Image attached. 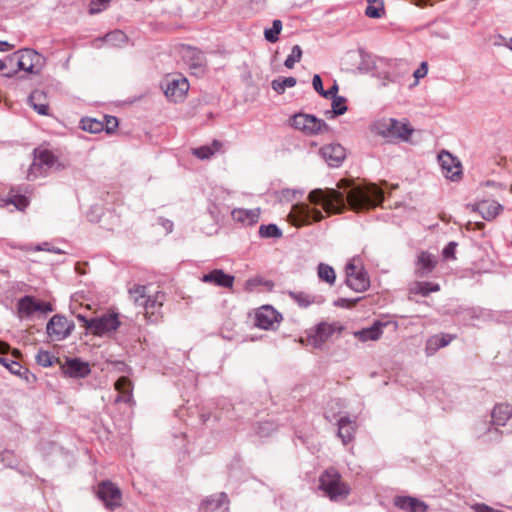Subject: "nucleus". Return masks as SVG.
<instances>
[{
    "label": "nucleus",
    "instance_id": "1",
    "mask_svg": "<svg viewBox=\"0 0 512 512\" xmlns=\"http://www.w3.org/2000/svg\"><path fill=\"white\" fill-rule=\"evenodd\" d=\"M337 187L343 191L326 188L314 189L308 199L313 204H320L329 214H339L347 206L356 212L364 211L380 205L383 200V191L375 184L355 185L346 179L338 182Z\"/></svg>",
    "mask_w": 512,
    "mask_h": 512
},
{
    "label": "nucleus",
    "instance_id": "2",
    "mask_svg": "<svg viewBox=\"0 0 512 512\" xmlns=\"http://www.w3.org/2000/svg\"><path fill=\"white\" fill-rule=\"evenodd\" d=\"M319 489L334 502L346 499L351 492L350 486L335 468H328L320 475Z\"/></svg>",
    "mask_w": 512,
    "mask_h": 512
},
{
    "label": "nucleus",
    "instance_id": "3",
    "mask_svg": "<svg viewBox=\"0 0 512 512\" xmlns=\"http://www.w3.org/2000/svg\"><path fill=\"white\" fill-rule=\"evenodd\" d=\"M373 128L376 134L392 142H408L414 132V129L407 123H402L394 118L379 120Z\"/></svg>",
    "mask_w": 512,
    "mask_h": 512
},
{
    "label": "nucleus",
    "instance_id": "4",
    "mask_svg": "<svg viewBox=\"0 0 512 512\" xmlns=\"http://www.w3.org/2000/svg\"><path fill=\"white\" fill-rule=\"evenodd\" d=\"M63 166L58 158L48 149H34V160L31 164L27 178L33 180L38 176L46 175L51 170H61Z\"/></svg>",
    "mask_w": 512,
    "mask_h": 512
},
{
    "label": "nucleus",
    "instance_id": "5",
    "mask_svg": "<svg viewBox=\"0 0 512 512\" xmlns=\"http://www.w3.org/2000/svg\"><path fill=\"white\" fill-rule=\"evenodd\" d=\"M7 60L10 63L15 60L19 70L26 71L30 74H39L45 65V58L30 48L18 50L7 57Z\"/></svg>",
    "mask_w": 512,
    "mask_h": 512
},
{
    "label": "nucleus",
    "instance_id": "6",
    "mask_svg": "<svg viewBox=\"0 0 512 512\" xmlns=\"http://www.w3.org/2000/svg\"><path fill=\"white\" fill-rule=\"evenodd\" d=\"M290 124L307 136H314L330 131L329 125L312 114L297 113L290 118Z\"/></svg>",
    "mask_w": 512,
    "mask_h": 512
},
{
    "label": "nucleus",
    "instance_id": "7",
    "mask_svg": "<svg viewBox=\"0 0 512 512\" xmlns=\"http://www.w3.org/2000/svg\"><path fill=\"white\" fill-rule=\"evenodd\" d=\"M288 218L296 227L310 225L323 219V214L318 209H312L307 204L297 203L293 205Z\"/></svg>",
    "mask_w": 512,
    "mask_h": 512
},
{
    "label": "nucleus",
    "instance_id": "8",
    "mask_svg": "<svg viewBox=\"0 0 512 512\" xmlns=\"http://www.w3.org/2000/svg\"><path fill=\"white\" fill-rule=\"evenodd\" d=\"M161 88L168 100L177 103L183 101L186 97L189 90V82L182 76H168L161 83Z\"/></svg>",
    "mask_w": 512,
    "mask_h": 512
},
{
    "label": "nucleus",
    "instance_id": "9",
    "mask_svg": "<svg viewBox=\"0 0 512 512\" xmlns=\"http://www.w3.org/2000/svg\"><path fill=\"white\" fill-rule=\"evenodd\" d=\"M53 311L50 303L38 301L35 297L26 295L17 302V314L20 318H29L35 312L47 314Z\"/></svg>",
    "mask_w": 512,
    "mask_h": 512
},
{
    "label": "nucleus",
    "instance_id": "10",
    "mask_svg": "<svg viewBox=\"0 0 512 512\" xmlns=\"http://www.w3.org/2000/svg\"><path fill=\"white\" fill-rule=\"evenodd\" d=\"M74 323L60 314L54 315L46 326L48 336L55 341L66 339L74 330Z\"/></svg>",
    "mask_w": 512,
    "mask_h": 512
},
{
    "label": "nucleus",
    "instance_id": "11",
    "mask_svg": "<svg viewBox=\"0 0 512 512\" xmlns=\"http://www.w3.org/2000/svg\"><path fill=\"white\" fill-rule=\"evenodd\" d=\"M98 498L103 502L106 508L114 510L121 506L122 493L121 490L111 481H102L98 484Z\"/></svg>",
    "mask_w": 512,
    "mask_h": 512
},
{
    "label": "nucleus",
    "instance_id": "12",
    "mask_svg": "<svg viewBox=\"0 0 512 512\" xmlns=\"http://www.w3.org/2000/svg\"><path fill=\"white\" fill-rule=\"evenodd\" d=\"M116 313L103 314L90 319V331L97 336H103L109 332L116 331L120 326Z\"/></svg>",
    "mask_w": 512,
    "mask_h": 512
},
{
    "label": "nucleus",
    "instance_id": "13",
    "mask_svg": "<svg viewBox=\"0 0 512 512\" xmlns=\"http://www.w3.org/2000/svg\"><path fill=\"white\" fill-rule=\"evenodd\" d=\"M335 331L336 327L334 324L321 322L316 326L314 333L307 336L305 340L306 345L315 349H320Z\"/></svg>",
    "mask_w": 512,
    "mask_h": 512
},
{
    "label": "nucleus",
    "instance_id": "14",
    "mask_svg": "<svg viewBox=\"0 0 512 512\" xmlns=\"http://www.w3.org/2000/svg\"><path fill=\"white\" fill-rule=\"evenodd\" d=\"M200 512H229V498L225 492L210 495L202 500Z\"/></svg>",
    "mask_w": 512,
    "mask_h": 512
},
{
    "label": "nucleus",
    "instance_id": "15",
    "mask_svg": "<svg viewBox=\"0 0 512 512\" xmlns=\"http://www.w3.org/2000/svg\"><path fill=\"white\" fill-rule=\"evenodd\" d=\"M282 316L271 306L261 307L255 315V324L261 329H274L279 324Z\"/></svg>",
    "mask_w": 512,
    "mask_h": 512
},
{
    "label": "nucleus",
    "instance_id": "16",
    "mask_svg": "<svg viewBox=\"0 0 512 512\" xmlns=\"http://www.w3.org/2000/svg\"><path fill=\"white\" fill-rule=\"evenodd\" d=\"M320 154L331 167H339L346 158L345 148L338 143L323 146Z\"/></svg>",
    "mask_w": 512,
    "mask_h": 512
},
{
    "label": "nucleus",
    "instance_id": "17",
    "mask_svg": "<svg viewBox=\"0 0 512 512\" xmlns=\"http://www.w3.org/2000/svg\"><path fill=\"white\" fill-rule=\"evenodd\" d=\"M439 163L445 176L451 180H456L461 174V163L449 152L443 151L438 156Z\"/></svg>",
    "mask_w": 512,
    "mask_h": 512
},
{
    "label": "nucleus",
    "instance_id": "18",
    "mask_svg": "<svg viewBox=\"0 0 512 512\" xmlns=\"http://www.w3.org/2000/svg\"><path fill=\"white\" fill-rule=\"evenodd\" d=\"M63 373L71 378H85L91 372L88 362L79 358L68 359L62 366Z\"/></svg>",
    "mask_w": 512,
    "mask_h": 512
},
{
    "label": "nucleus",
    "instance_id": "19",
    "mask_svg": "<svg viewBox=\"0 0 512 512\" xmlns=\"http://www.w3.org/2000/svg\"><path fill=\"white\" fill-rule=\"evenodd\" d=\"M415 275L418 278H424L428 276L435 269L437 265V260L434 255L427 251H422L419 253L417 257V261L415 263Z\"/></svg>",
    "mask_w": 512,
    "mask_h": 512
},
{
    "label": "nucleus",
    "instance_id": "20",
    "mask_svg": "<svg viewBox=\"0 0 512 512\" xmlns=\"http://www.w3.org/2000/svg\"><path fill=\"white\" fill-rule=\"evenodd\" d=\"M394 505L399 509L406 512H427L428 505L415 497L411 496H396L394 498Z\"/></svg>",
    "mask_w": 512,
    "mask_h": 512
},
{
    "label": "nucleus",
    "instance_id": "21",
    "mask_svg": "<svg viewBox=\"0 0 512 512\" xmlns=\"http://www.w3.org/2000/svg\"><path fill=\"white\" fill-rule=\"evenodd\" d=\"M234 279V276L225 273L222 269H214L204 274L201 281L223 288H232Z\"/></svg>",
    "mask_w": 512,
    "mask_h": 512
},
{
    "label": "nucleus",
    "instance_id": "22",
    "mask_svg": "<svg viewBox=\"0 0 512 512\" xmlns=\"http://www.w3.org/2000/svg\"><path fill=\"white\" fill-rule=\"evenodd\" d=\"M456 338L454 334L440 333L428 338L425 346L427 356L434 355L440 348L449 345Z\"/></svg>",
    "mask_w": 512,
    "mask_h": 512
},
{
    "label": "nucleus",
    "instance_id": "23",
    "mask_svg": "<svg viewBox=\"0 0 512 512\" xmlns=\"http://www.w3.org/2000/svg\"><path fill=\"white\" fill-rule=\"evenodd\" d=\"M232 219L246 226H252L259 221L260 209L236 208L231 212Z\"/></svg>",
    "mask_w": 512,
    "mask_h": 512
},
{
    "label": "nucleus",
    "instance_id": "24",
    "mask_svg": "<svg viewBox=\"0 0 512 512\" xmlns=\"http://www.w3.org/2000/svg\"><path fill=\"white\" fill-rule=\"evenodd\" d=\"M345 283L355 292H364L370 287L368 274L363 267L359 268V272L354 276L348 275Z\"/></svg>",
    "mask_w": 512,
    "mask_h": 512
},
{
    "label": "nucleus",
    "instance_id": "25",
    "mask_svg": "<svg viewBox=\"0 0 512 512\" xmlns=\"http://www.w3.org/2000/svg\"><path fill=\"white\" fill-rule=\"evenodd\" d=\"M492 423L496 426H505L512 418V405L508 403H498L491 411Z\"/></svg>",
    "mask_w": 512,
    "mask_h": 512
},
{
    "label": "nucleus",
    "instance_id": "26",
    "mask_svg": "<svg viewBox=\"0 0 512 512\" xmlns=\"http://www.w3.org/2000/svg\"><path fill=\"white\" fill-rule=\"evenodd\" d=\"M356 432V423L349 417H341L338 420V437L342 440L344 445H347L354 439Z\"/></svg>",
    "mask_w": 512,
    "mask_h": 512
},
{
    "label": "nucleus",
    "instance_id": "27",
    "mask_svg": "<svg viewBox=\"0 0 512 512\" xmlns=\"http://www.w3.org/2000/svg\"><path fill=\"white\" fill-rule=\"evenodd\" d=\"M476 210L485 220L491 221L500 214V212L503 210V206L494 200H484L476 205Z\"/></svg>",
    "mask_w": 512,
    "mask_h": 512
},
{
    "label": "nucleus",
    "instance_id": "28",
    "mask_svg": "<svg viewBox=\"0 0 512 512\" xmlns=\"http://www.w3.org/2000/svg\"><path fill=\"white\" fill-rule=\"evenodd\" d=\"M114 386L115 390L118 391L115 402L130 403L132 400L131 381L127 377L122 376L115 382Z\"/></svg>",
    "mask_w": 512,
    "mask_h": 512
},
{
    "label": "nucleus",
    "instance_id": "29",
    "mask_svg": "<svg viewBox=\"0 0 512 512\" xmlns=\"http://www.w3.org/2000/svg\"><path fill=\"white\" fill-rule=\"evenodd\" d=\"M0 363L5 366L12 374L20 377H25L29 381V376L35 379V376L29 372L27 368H24L19 362L9 360L8 358L0 356Z\"/></svg>",
    "mask_w": 512,
    "mask_h": 512
},
{
    "label": "nucleus",
    "instance_id": "30",
    "mask_svg": "<svg viewBox=\"0 0 512 512\" xmlns=\"http://www.w3.org/2000/svg\"><path fill=\"white\" fill-rule=\"evenodd\" d=\"M46 95L43 91L35 90L29 96V102L33 109L40 115H48L49 106L46 102H43Z\"/></svg>",
    "mask_w": 512,
    "mask_h": 512
},
{
    "label": "nucleus",
    "instance_id": "31",
    "mask_svg": "<svg viewBox=\"0 0 512 512\" xmlns=\"http://www.w3.org/2000/svg\"><path fill=\"white\" fill-rule=\"evenodd\" d=\"M221 147L222 143L218 140H214L211 146L205 145L193 148L192 154L201 160H206L213 156L215 152L219 151Z\"/></svg>",
    "mask_w": 512,
    "mask_h": 512
},
{
    "label": "nucleus",
    "instance_id": "32",
    "mask_svg": "<svg viewBox=\"0 0 512 512\" xmlns=\"http://www.w3.org/2000/svg\"><path fill=\"white\" fill-rule=\"evenodd\" d=\"M288 294L302 308H307L309 305H311L313 303L320 304L323 302V299L321 297H319L317 299V297L311 296L304 292L290 291Z\"/></svg>",
    "mask_w": 512,
    "mask_h": 512
},
{
    "label": "nucleus",
    "instance_id": "33",
    "mask_svg": "<svg viewBox=\"0 0 512 512\" xmlns=\"http://www.w3.org/2000/svg\"><path fill=\"white\" fill-rule=\"evenodd\" d=\"M382 327L383 325L381 323H375L371 327L357 332L356 336H358L361 341L378 340L382 335Z\"/></svg>",
    "mask_w": 512,
    "mask_h": 512
},
{
    "label": "nucleus",
    "instance_id": "34",
    "mask_svg": "<svg viewBox=\"0 0 512 512\" xmlns=\"http://www.w3.org/2000/svg\"><path fill=\"white\" fill-rule=\"evenodd\" d=\"M347 99L343 96L332 98V110L325 112L327 118H335L345 114L348 110Z\"/></svg>",
    "mask_w": 512,
    "mask_h": 512
},
{
    "label": "nucleus",
    "instance_id": "35",
    "mask_svg": "<svg viewBox=\"0 0 512 512\" xmlns=\"http://www.w3.org/2000/svg\"><path fill=\"white\" fill-rule=\"evenodd\" d=\"M439 290V284L432 282H415L410 288L411 293L419 294L423 297L428 296L431 292H437Z\"/></svg>",
    "mask_w": 512,
    "mask_h": 512
},
{
    "label": "nucleus",
    "instance_id": "36",
    "mask_svg": "<svg viewBox=\"0 0 512 512\" xmlns=\"http://www.w3.org/2000/svg\"><path fill=\"white\" fill-rule=\"evenodd\" d=\"M129 297L136 306L142 307L147 299L146 286L135 284L129 288Z\"/></svg>",
    "mask_w": 512,
    "mask_h": 512
},
{
    "label": "nucleus",
    "instance_id": "37",
    "mask_svg": "<svg viewBox=\"0 0 512 512\" xmlns=\"http://www.w3.org/2000/svg\"><path fill=\"white\" fill-rule=\"evenodd\" d=\"M297 83L295 77H279L277 79L272 80L271 87L277 94H283L287 87H294Z\"/></svg>",
    "mask_w": 512,
    "mask_h": 512
},
{
    "label": "nucleus",
    "instance_id": "38",
    "mask_svg": "<svg viewBox=\"0 0 512 512\" xmlns=\"http://www.w3.org/2000/svg\"><path fill=\"white\" fill-rule=\"evenodd\" d=\"M104 41L114 47H122L128 42L127 35L121 30H114L105 35Z\"/></svg>",
    "mask_w": 512,
    "mask_h": 512
},
{
    "label": "nucleus",
    "instance_id": "39",
    "mask_svg": "<svg viewBox=\"0 0 512 512\" xmlns=\"http://www.w3.org/2000/svg\"><path fill=\"white\" fill-rule=\"evenodd\" d=\"M282 27H283L282 21L279 19H275L272 22V27L266 28L264 30V37H265L266 41H268L270 43H276L279 40V35L282 31Z\"/></svg>",
    "mask_w": 512,
    "mask_h": 512
},
{
    "label": "nucleus",
    "instance_id": "40",
    "mask_svg": "<svg viewBox=\"0 0 512 512\" xmlns=\"http://www.w3.org/2000/svg\"><path fill=\"white\" fill-rule=\"evenodd\" d=\"M318 277L330 285H333L336 281V273L333 267L325 263L318 265Z\"/></svg>",
    "mask_w": 512,
    "mask_h": 512
},
{
    "label": "nucleus",
    "instance_id": "41",
    "mask_svg": "<svg viewBox=\"0 0 512 512\" xmlns=\"http://www.w3.org/2000/svg\"><path fill=\"white\" fill-rule=\"evenodd\" d=\"M368 5L365 9V15L369 18H380L384 14V5L382 1L367 0Z\"/></svg>",
    "mask_w": 512,
    "mask_h": 512
},
{
    "label": "nucleus",
    "instance_id": "42",
    "mask_svg": "<svg viewBox=\"0 0 512 512\" xmlns=\"http://www.w3.org/2000/svg\"><path fill=\"white\" fill-rule=\"evenodd\" d=\"M81 128L84 131L95 134L104 130V123L94 118H83L81 120Z\"/></svg>",
    "mask_w": 512,
    "mask_h": 512
},
{
    "label": "nucleus",
    "instance_id": "43",
    "mask_svg": "<svg viewBox=\"0 0 512 512\" xmlns=\"http://www.w3.org/2000/svg\"><path fill=\"white\" fill-rule=\"evenodd\" d=\"M7 202L14 205L18 210H24L29 204L28 198L16 193L14 189H11L8 193Z\"/></svg>",
    "mask_w": 512,
    "mask_h": 512
},
{
    "label": "nucleus",
    "instance_id": "44",
    "mask_svg": "<svg viewBox=\"0 0 512 512\" xmlns=\"http://www.w3.org/2000/svg\"><path fill=\"white\" fill-rule=\"evenodd\" d=\"M259 235L261 238H281L283 233L276 224H263L259 227Z\"/></svg>",
    "mask_w": 512,
    "mask_h": 512
},
{
    "label": "nucleus",
    "instance_id": "45",
    "mask_svg": "<svg viewBox=\"0 0 512 512\" xmlns=\"http://www.w3.org/2000/svg\"><path fill=\"white\" fill-rule=\"evenodd\" d=\"M302 58V49L299 45H294L291 50V54L286 58L284 65L288 69L294 68L297 62H300Z\"/></svg>",
    "mask_w": 512,
    "mask_h": 512
},
{
    "label": "nucleus",
    "instance_id": "46",
    "mask_svg": "<svg viewBox=\"0 0 512 512\" xmlns=\"http://www.w3.org/2000/svg\"><path fill=\"white\" fill-rule=\"evenodd\" d=\"M53 358L48 351L40 350L36 355V362L43 367H50L53 364Z\"/></svg>",
    "mask_w": 512,
    "mask_h": 512
},
{
    "label": "nucleus",
    "instance_id": "47",
    "mask_svg": "<svg viewBox=\"0 0 512 512\" xmlns=\"http://www.w3.org/2000/svg\"><path fill=\"white\" fill-rule=\"evenodd\" d=\"M191 60H192V67H194V68H202L206 65V60H205L204 54L197 49L192 50Z\"/></svg>",
    "mask_w": 512,
    "mask_h": 512
},
{
    "label": "nucleus",
    "instance_id": "48",
    "mask_svg": "<svg viewBox=\"0 0 512 512\" xmlns=\"http://www.w3.org/2000/svg\"><path fill=\"white\" fill-rule=\"evenodd\" d=\"M104 130L111 134L113 133L116 128L118 127V119L114 116L105 115L104 116Z\"/></svg>",
    "mask_w": 512,
    "mask_h": 512
},
{
    "label": "nucleus",
    "instance_id": "49",
    "mask_svg": "<svg viewBox=\"0 0 512 512\" xmlns=\"http://www.w3.org/2000/svg\"><path fill=\"white\" fill-rule=\"evenodd\" d=\"M161 306H162V304L160 302H158L157 299H151L150 297H147L146 301L142 305L146 314H151V315H154V313H155L154 310L156 308L159 309Z\"/></svg>",
    "mask_w": 512,
    "mask_h": 512
},
{
    "label": "nucleus",
    "instance_id": "50",
    "mask_svg": "<svg viewBox=\"0 0 512 512\" xmlns=\"http://www.w3.org/2000/svg\"><path fill=\"white\" fill-rule=\"evenodd\" d=\"M457 246H458V244L456 242H454V241L449 242L444 247V249L442 251L443 258L444 259H451V260L456 259L455 251H456Z\"/></svg>",
    "mask_w": 512,
    "mask_h": 512
},
{
    "label": "nucleus",
    "instance_id": "51",
    "mask_svg": "<svg viewBox=\"0 0 512 512\" xmlns=\"http://www.w3.org/2000/svg\"><path fill=\"white\" fill-rule=\"evenodd\" d=\"M338 91H339V86L336 82H334V84L328 90H324V93H322V97L326 98V99H332L335 97H339L337 95Z\"/></svg>",
    "mask_w": 512,
    "mask_h": 512
},
{
    "label": "nucleus",
    "instance_id": "52",
    "mask_svg": "<svg viewBox=\"0 0 512 512\" xmlns=\"http://www.w3.org/2000/svg\"><path fill=\"white\" fill-rule=\"evenodd\" d=\"M312 85H313V88L314 90L322 96V93H324V88H323V82H322V79L320 77V75L318 74H315L313 76V79H312Z\"/></svg>",
    "mask_w": 512,
    "mask_h": 512
},
{
    "label": "nucleus",
    "instance_id": "53",
    "mask_svg": "<svg viewBox=\"0 0 512 512\" xmlns=\"http://www.w3.org/2000/svg\"><path fill=\"white\" fill-rule=\"evenodd\" d=\"M358 300H359V298L355 299V300H351V299H347V298H339L334 302V305L337 307L350 308V307H353Z\"/></svg>",
    "mask_w": 512,
    "mask_h": 512
},
{
    "label": "nucleus",
    "instance_id": "54",
    "mask_svg": "<svg viewBox=\"0 0 512 512\" xmlns=\"http://www.w3.org/2000/svg\"><path fill=\"white\" fill-rule=\"evenodd\" d=\"M428 72V66H427V63L426 62H422L419 66V68H417L414 73H413V76L418 80L420 78H423L426 76Z\"/></svg>",
    "mask_w": 512,
    "mask_h": 512
},
{
    "label": "nucleus",
    "instance_id": "55",
    "mask_svg": "<svg viewBox=\"0 0 512 512\" xmlns=\"http://www.w3.org/2000/svg\"><path fill=\"white\" fill-rule=\"evenodd\" d=\"M158 224L161 225L167 233L172 232L173 230V222L171 220L165 219L163 217L158 218Z\"/></svg>",
    "mask_w": 512,
    "mask_h": 512
},
{
    "label": "nucleus",
    "instance_id": "56",
    "mask_svg": "<svg viewBox=\"0 0 512 512\" xmlns=\"http://www.w3.org/2000/svg\"><path fill=\"white\" fill-rule=\"evenodd\" d=\"M345 272H346V278H347L348 275H350V274H351V276H354L355 274H357V272H359V269L354 264V262L350 261L349 263H347V265L345 267Z\"/></svg>",
    "mask_w": 512,
    "mask_h": 512
},
{
    "label": "nucleus",
    "instance_id": "57",
    "mask_svg": "<svg viewBox=\"0 0 512 512\" xmlns=\"http://www.w3.org/2000/svg\"><path fill=\"white\" fill-rule=\"evenodd\" d=\"M76 318L83 323L84 327L90 331V319H87L85 316H83L82 314H78L76 316Z\"/></svg>",
    "mask_w": 512,
    "mask_h": 512
},
{
    "label": "nucleus",
    "instance_id": "58",
    "mask_svg": "<svg viewBox=\"0 0 512 512\" xmlns=\"http://www.w3.org/2000/svg\"><path fill=\"white\" fill-rule=\"evenodd\" d=\"M14 46L7 41H0V52L10 51Z\"/></svg>",
    "mask_w": 512,
    "mask_h": 512
},
{
    "label": "nucleus",
    "instance_id": "59",
    "mask_svg": "<svg viewBox=\"0 0 512 512\" xmlns=\"http://www.w3.org/2000/svg\"><path fill=\"white\" fill-rule=\"evenodd\" d=\"M35 250L36 251H49L50 252L51 248L49 247V243L44 242V243H42L40 245H37L35 247Z\"/></svg>",
    "mask_w": 512,
    "mask_h": 512
},
{
    "label": "nucleus",
    "instance_id": "60",
    "mask_svg": "<svg viewBox=\"0 0 512 512\" xmlns=\"http://www.w3.org/2000/svg\"><path fill=\"white\" fill-rule=\"evenodd\" d=\"M9 349V344L0 340V354H5Z\"/></svg>",
    "mask_w": 512,
    "mask_h": 512
},
{
    "label": "nucleus",
    "instance_id": "61",
    "mask_svg": "<svg viewBox=\"0 0 512 512\" xmlns=\"http://www.w3.org/2000/svg\"><path fill=\"white\" fill-rule=\"evenodd\" d=\"M488 433H494L497 435V437H500L503 434V432L501 430H499L498 428H493V429L489 428Z\"/></svg>",
    "mask_w": 512,
    "mask_h": 512
},
{
    "label": "nucleus",
    "instance_id": "62",
    "mask_svg": "<svg viewBox=\"0 0 512 512\" xmlns=\"http://www.w3.org/2000/svg\"><path fill=\"white\" fill-rule=\"evenodd\" d=\"M209 418H210L209 414L203 413L200 415V420L203 424H205L209 420Z\"/></svg>",
    "mask_w": 512,
    "mask_h": 512
},
{
    "label": "nucleus",
    "instance_id": "63",
    "mask_svg": "<svg viewBox=\"0 0 512 512\" xmlns=\"http://www.w3.org/2000/svg\"><path fill=\"white\" fill-rule=\"evenodd\" d=\"M7 68V62L6 60H0V71Z\"/></svg>",
    "mask_w": 512,
    "mask_h": 512
},
{
    "label": "nucleus",
    "instance_id": "64",
    "mask_svg": "<svg viewBox=\"0 0 512 512\" xmlns=\"http://www.w3.org/2000/svg\"><path fill=\"white\" fill-rule=\"evenodd\" d=\"M15 74H16V71H13V72L4 73L3 76L6 78H12L15 76Z\"/></svg>",
    "mask_w": 512,
    "mask_h": 512
}]
</instances>
